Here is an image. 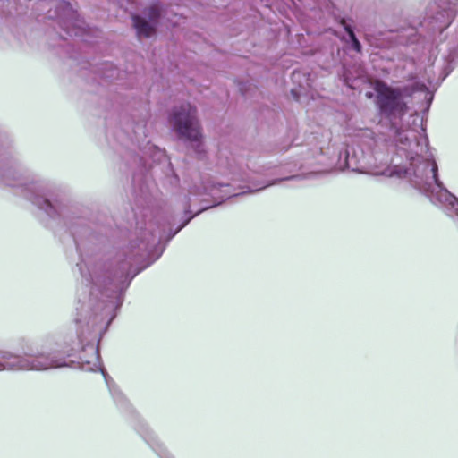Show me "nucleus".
I'll list each match as a JSON object with an SVG mask.
<instances>
[{
  "mask_svg": "<svg viewBox=\"0 0 458 458\" xmlns=\"http://www.w3.org/2000/svg\"><path fill=\"white\" fill-rule=\"evenodd\" d=\"M84 287L80 295L76 322L92 327L114 318V311L122 305L124 283L111 281V267L105 261H95L80 267Z\"/></svg>",
  "mask_w": 458,
  "mask_h": 458,
  "instance_id": "nucleus-2",
  "label": "nucleus"
},
{
  "mask_svg": "<svg viewBox=\"0 0 458 458\" xmlns=\"http://www.w3.org/2000/svg\"><path fill=\"white\" fill-rule=\"evenodd\" d=\"M80 367L81 369L86 371H97L101 370L104 373L100 360L98 348L94 344H87L82 347V352L79 357Z\"/></svg>",
  "mask_w": 458,
  "mask_h": 458,
  "instance_id": "nucleus-7",
  "label": "nucleus"
},
{
  "mask_svg": "<svg viewBox=\"0 0 458 458\" xmlns=\"http://www.w3.org/2000/svg\"><path fill=\"white\" fill-rule=\"evenodd\" d=\"M373 95H374V94H373L372 92H367V93H366V97H367L368 98H371L373 97Z\"/></svg>",
  "mask_w": 458,
  "mask_h": 458,
  "instance_id": "nucleus-23",
  "label": "nucleus"
},
{
  "mask_svg": "<svg viewBox=\"0 0 458 458\" xmlns=\"http://www.w3.org/2000/svg\"><path fill=\"white\" fill-rule=\"evenodd\" d=\"M344 29L347 31L350 41H351V47L352 49H354L356 52H360L361 50V45L358 38H356L353 30L351 29V27L345 23H344Z\"/></svg>",
  "mask_w": 458,
  "mask_h": 458,
  "instance_id": "nucleus-16",
  "label": "nucleus"
},
{
  "mask_svg": "<svg viewBox=\"0 0 458 458\" xmlns=\"http://www.w3.org/2000/svg\"><path fill=\"white\" fill-rule=\"evenodd\" d=\"M199 212H202V209H199V211H197V213L195 215L199 214Z\"/></svg>",
  "mask_w": 458,
  "mask_h": 458,
  "instance_id": "nucleus-27",
  "label": "nucleus"
},
{
  "mask_svg": "<svg viewBox=\"0 0 458 458\" xmlns=\"http://www.w3.org/2000/svg\"><path fill=\"white\" fill-rule=\"evenodd\" d=\"M114 397L115 398L116 402H123V396L120 393H114Z\"/></svg>",
  "mask_w": 458,
  "mask_h": 458,
  "instance_id": "nucleus-20",
  "label": "nucleus"
},
{
  "mask_svg": "<svg viewBox=\"0 0 458 458\" xmlns=\"http://www.w3.org/2000/svg\"><path fill=\"white\" fill-rule=\"evenodd\" d=\"M143 437L160 458H174L152 430L146 429Z\"/></svg>",
  "mask_w": 458,
  "mask_h": 458,
  "instance_id": "nucleus-11",
  "label": "nucleus"
},
{
  "mask_svg": "<svg viewBox=\"0 0 458 458\" xmlns=\"http://www.w3.org/2000/svg\"><path fill=\"white\" fill-rule=\"evenodd\" d=\"M435 198V204L441 207L449 216L456 217L458 221V198L448 190H441Z\"/></svg>",
  "mask_w": 458,
  "mask_h": 458,
  "instance_id": "nucleus-9",
  "label": "nucleus"
},
{
  "mask_svg": "<svg viewBox=\"0 0 458 458\" xmlns=\"http://www.w3.org/2000/svg\"><path fill=\"white\" fill-rule=\"evenodd\" d=\"M134 277V275L131 276L129 278L128 267L127 265L123 264L122 267L118 270H111V281L115 282L116 280L121 279L123 281L124 288L123 292L128 287L131 279Z\"/></svg>",
  "mask_w": 458,
  "mask_h": 458,
  "instance_id": "nucleus-13",
  "label": "nucleus"
},
{
  "mask_svg": "<svg viewBox=\"0 0 458 458\" xmlns=\"http://www.w3.org/2000/svg\"><path fill=\"white\" fill-rule=\"evenodd\" d=\"M160 254L161 253L157 254L155 258L149 257V260L146 263V265L143 266V267H148L151 263H153L160 256Z\"/></svg>",
  "mask_w": 458,
  "mask_h": 458,
  "instance_id": "nucleus-19",
  "label": "nucleus"
},
{
  "mask_svg": "<svg viewBox=\"0 0 458 458\" xmlns=\"http://www.w3.org/2000/svg\"><path fill=\"white\" fill-rule=\"evenodd\" d=\"M454 17V11L451 8H443L437 12L436 16L432 17V21H429L432 24V30L434 31L442 32L445 30L452 22Z\"/></svg>",
  "mask_w": 458,
  "mask_h": 458,
  "instance_id": "nucleus-10",
  "label": "nucleus"
},
{
  "mask_svg": "<svg viewBox=\"0 0 458 458\" xmlns=\"http://www.w3.org/2000/svg\"><path fill=\"white\" fill-rule=\"evenodd\" d=\"M416 78H417V76H411L410 80H415Z\"/></svg>",
  "mask_w": 458,
  "mask_h": 458,
  "instance_id": "nucleus-25",
  "label": "nucleus"
},
{
  "mask_svg": "<svg viewBox=\"0 0 458 458\" xmlns=\"http://www.w3.org/2000/svg\"><path fill=\"white\" fill-rule=\"evenodd\" d=\"M170 122L176 132L185 140L194 144L196 151L199 149L201 131L197 118V109L189 103L181 105L173 111Z\"/></svg>",
  "mask_w": 458,
  "mask_h": 458,
  "instance_id": "nucleus-5",
  "label": "nucleus"
},
{
  "mask_svg": "<svg viewBox=\"0 0 458 458\" xmlns=\"http://www.w3.org/2000/svg\"><path fill=\"white\" fill-rule=\"evenodd\" d=\"M194 216H189L174 232V233L170 236V238H172L173 236H174L182 228H183L189 222L190 220Z\"/></svg>",
  "mask_w": 458,
  "mask_h": 458,
  "instance_id": "nucleus-18",
  "label": "nucleus"
},
{
  "mask_svg": "<svg viewBox=\"0 0 458 458\" xmlns=\"http://www.w3.org/2000/svg\"><path fill=\"white\" fill-rule=\"evenodd\" d=\"M249 177L238 167H232L229 173V179L226 182H208L203 187L204 194L211 196L215 200L222 199V196L218 195L219 188L229 187L232 182H237L248 180Z\"/></svg>",
  "mask_w": 458,
  "mask_h": 458,
  "instance_id": "nucleus-8",
  "label": "nucleus"
},
{
  "mask_svg": "<svg viewBox=\"0 0 458 458\" xmlns=\"http://www.w3.org/2000/svg\"><path fill=\"white\" fill-rule=\"evenodd\" d=\"M66 356L59 351H42L35 354L18 355L8 351H0V371L2 370H35L44 371L70 366Z\"/></svg>",
  "mask_w": 458,
  "mask_h": 458,
  "instance_id": "nucleus-4",
  "label": "nucleus"
},
{
  "mask_svg": "<svg viewBox=\"0 0 458 458\" xmlns=\"http://www.w3.org/2000/svg\"><path fill=\"white\" fill-rule=\"evenodd\" d=\"M344 81H345V83L348 87L352 88V89H356L358 87V82L359 81H364L363 80V71H359L358 72V75L357 77L352 80L350 76V72L349 71H346L344 74Z\"/></svg>",
  "mask_w": 458,
  "mask_h": 458,
  "instance_id": "nucleus-15",
  "label": "nucleus"
},
{
  "mask_svg": "<svg viewBox=\"0 0 458 458\" xmlns=\"http://www.w3.org/2000/svg\"><path fill=\"white\" fill-rule=\"evenodd\" d=\"M157 242V237L155 235H151V240H148L147 242L141 241L137 246L132 245V248H137L138 250L135 253L134 251L131 253L132 257H131L130 259H133L136 262L138 260L136 259L137 256H139V258H143L147 254L149 256L150 248L155 246Z\"/></svg>",
  "mask_w": 458,
  "mask_h": 458,
  "instance_id": "nucleus-12",
  "label": "nucleus"
},
{
  "mask_svg": "<svg viewBox=\"0 0 458 458\" xmlns=\"http://www.w3.org/2000/svg\"><path fill=\"white\" fill-rule=\"evenodd\" d=\"M363 135L366 136V137H371L373 135V132L369 130H365L363 131Z\"/></svg>",
  "mask_w": 458,
  "mask_h": 458,
  "instance_id": "nucleus-21",
  "label": "nucleus"
},
{
  "mask_svg": "<svg viewBox=\"0 0 458 458\" xmlns=\"http://www.w3.org/2000/svg\"><path fill=\"white\" fill-rule=\"evenodd\" d=\"M76 23H82V21L77 20ZM65 29L67 30V31L70 35H74V36H80L81 30H82V28L79 24H75L74 27H72V28H70L67 26Z\"/></svg>",
  "mask_w": 458,
  "mask_h": 458,
  "instance_id": "nucleus-17",
  "label": "nucleus"
},
{
  "mask_svg": "<svg viewBox=\"0 0 458 458\" xmlns=\"http://www.w3.org/2000/svg\"><path fill=\"white\" fill-rule=\"evenodd\" d=\"M134 277V275L131 276L129 278L128 267L127 265L123 264L122 267L118 270H111V281L115 282L116 280L121 279L123 281L124 288L123 292L128 287L131 279Z\"/></svg>",
  "mask_w": 458,
  "mask_h": 458,
  "instance_id": "nucleus-14",
  "label": "nucleus"
},
{
  "mask_svg": "<svg viewBox=\"0 0 458 458\" xmlns=\"http://www.w3.org/2000/svg\"><path fill=\"white\" fill-rule=\"evenodd\" d=\"M161 8L157 4H154L149 7L148 11V17L149 21H146L139 15H133V25L137 30V34L140 38H148L155 32L154 24L156 20L160 16Z\"/></svg>",
  "mask_w": 458,
  "mask_h": 458,
  "instance_id": "nucleus-6",
  "label": "nucleus"
},
{
  "mask_svg": "<svg viewBox=\"0 0 458 458\" xmlns=\"http://www.w3.org/2000/svg\"><path fill=\"white\" fill-rule=\"evenodd\" d=\"M294 178H297V176H290V177H287L285 178L286 180H289V179H294Z\"/></svg>",
  "mask_w": 458,
  "mask_h": 458,
  "instance_id": "nucleus-24",
  "label": "nucleus"
},
{
  "mask_svg": "<svg viewBox=\"0 0 458 458\" xmlns=\"http://www.w3.org/2000/svg\"><path fill=\"white\" fill-rule=\"evenodd\" d=\"M274 183H275V182H269V183H267V184L263 185L262 187H259V189H257L256 191H259V190L264 189V188L267 187L268 185H272V184H274ZM255 191V190H253L252 191Z\"/></svg>",
  "mask_w": 458,
  "mask_h": 458,
  "instance_id": "nucleus-22",
  "label": "nucleus"
},
{
  "mask_svg": "<svg viewBox=\"0 0 458 458\" xmlns=\"http://www.w3.org/2000/svg\"><path fill=\"white\" fill-rule=\"evenodd\" d=\"M0 183L9 187H20L23 196L49 217L56 218L63 213L64 206L48 183L42 180L24 176L14 165L0 161Z\"/></svg>",
  "mask_w": 458,
  "mask_h": 458,
  "instance_id": "nucleus-3",
  "label": "nucleus"
},
{
  "mask_svg": "<svg viewBox=\"0 0 458 458\" xmlns=\"http://www.w3.org/2000/svg\"><path fill=\"white\" fill-rule=\"evenodd\" d=\"M427 86L416 81L411 87H391L382 81L373 83L375 104L381 115L391 122L394 131L390 149L377 146L371 153L358 148L347 149L346 162L349 167L374 175L397 177L408 182L426 194L432 203L441 190H447L437 178V165L428 153V142L417 114L403 116L408 111L404 98L414 91H422Z\"/></svg>",
  "mask_w": 458,
  "mask_h": 458,
  "instance_id": "nucleus-1",
  "label": "nucleus"
},
{
  "mask_svg": "<svg viewBox=\"0 0 458 458\" xmlns=\"http://www.w3.org/2000/svg\"><path fill=\"white\" fill-rule=\"evenodd\" d=\"M199 212H202V209H199V211H197V213L195 215L199 214Z\"/></svg>",
  "mask_w": 458,
  "mask_h": 458,
  "instance_id": "nucleus-26",
  "label": "nucleus"
}]
</instances>
